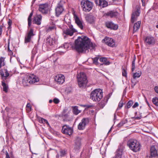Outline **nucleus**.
Wrapping results in <instances>:
<instances>
[{
    "instance_id": "1",
    "label": "nucleus",
    "mask_w": 158,
    "mask_h": 158,
    "mask_svg": "<svg viewBox=\"0 0 158 158\" xmlns=\"http://www.w3.org/2000/svg\"><path fill=\"white\" fill-rule=\"evenodd\" d=\"M90 43V40L87 37H78L75 41V49L79 52L85 53L89 48Z\"/></svg>"
},
{
    "instance_id": "2",
    "label": "nucleus",
    "mask_w": 158,
    "mask_h": 158,
    "mask_svg": "<svg viewBox=\"0 0 158 158\" xmlns=\"http://www.w3.org/2000/svg\"><path fill=\"white\" fill-rule=\"evenodd\" d=\"M127 144L130 149L134 152L139 151L141 147L139 142L134 139H131L128 140Z\"/></svg>"
},
{
    "instance_id": "3",
    "label": "nucleus",
    "mask_w": 158,
    "mask_h": 158,
    "mask_svg": "<svg viewBox=\"0 0 158 158\" xmlns=\"http://www.w3.org/2000/svg\"><path fill=\"white\" fill-rule=\"evenodd\" d=\"M77 77L79 87L81 88L85 87L88 82L85 74L83 72H81L77 74Z\"/></svg>"
},
{
    "instance_id": "4",
    "label": "nucleus",
    "mask_w": 158,
    "mask_h": 158,
    "mask_svg": "<svg viewBox=\"0 0 158 158\" xmlns=\"http://www.w3.org/2000/svg\"><path fill=\"white\" fill-rule=\"evenodd\" d=\"M103 97V92L100 89L93 91L90 94V98L94 101H99Z\"/></svg>"
},
{
    "instance_id": "5",
    "label": "nucleus",
    "mask_w": 158,
    "mask_h": 158,
    "mask_svg": "<svg viewBox=\"0 0 158 158\" xmlns=\"http://www.w3.org/2000/svg\"><path fill=\"white\" fill-rule=\"evenodd\" d=\"M81 7L83 10L89 11L92 8L93 3L88 0H82L81 3Z\"/></svg>"
},
{
    "instance_id": "6",
    "label": "nucleus",
    "mask_w": 158,
    "mask_h": 158,
    "mask_svg": "<svg viewBox=\"0 0 158 158\" xmlns=\"http://www.w3.org/2000/svg\"><path fill=\"white\" fill-rule=\"evenodd\" d=\"M69 28L63 30V35L64 38H66L67 35L72 36L74 33L77 31L72 25H69Z\"/></svg>"
},
{
    "instance_id": "7",
    "label": "nucleus",
    "mask_w": 158,
    "mask_h": 158,
    "mask_svg": "<svg viewBox=\"0 0 158 158\" xmlns=\"http://www.w3.org/2000/svg\"><path fill=\"white\" fill-rule=\"evenodd\" d=\"M140 8L138 6H136L135 9L133 10L131 19L132 23H133L137 20V18L140 13Z\"/></svg>"
},
{
    "instance_id": "8",
    "label": "nucleus",
    "mask_w": 158,
    "mask_h": 158,
    "mask_svg": "<svg viewBox=\"0 0 158 158\" xmlns=\"http://www.w3.org/2000/svg\"><path fill=\"white\" fill-rule=\"evenodd\" d=\"M39 11L43 14H47L49 10V6L47 3L40 4L39 5Z\"/></svg>"
},
{
    "instance_id": "9",
    "label": "nucleus",
    "mask_w": 158,
    "mask_h": 158,
    "mask_svg": "<svg viewBox=\"0 0 158 158\" xmlns=\"http://www.w3.org/2000/svg\"><path fill=\"white\" fill-rule=\"evenodd\" d=\"M89 122V119L87 118H83L78 125V129L80 130L84 129L86 126Z\"/></svg>"
},
{
    "instance_id": "10",
    "label": "nucleus",
    "mask_w": 158,
    "mask_h": 158,
    "mask_svg": "<svg viewBox=\"0 0 158 158\" xmlns=\"http://www.w3.org/2000/svg\"><path fill=\"white\" fill-rule=\"evenodd\" d=\"M62 131L63 133L70 135L73 133V129L68 126L65 125L63 127Z\"/></svg>"
},
{
    "instance_id": "11",
    "label": "nucleus",
    "mask_w": 158,
    "mask_h": 158,
    "mask_svg": "<svg viewBox=\"0 0 158 158\" xmlns=\"http://www.w3.org/2000/svg\"><path fill=\"white\" fill-rule=\"evenodd\" d=\"M27 78L29 80L30 84H32L38 82L39 79L35 75L30 74L27 75Z\"/></svg>"
},
{
    "instance_id": "12",
    "label": "nucleus",
    "mask_w": 158,
    "mask_h": 158,
    "mask_svg": "<svg viewBox=\"0 0 158 158\" xmlns=\"http://www.w3.org/2000/svg\"><path fill=\"white\" fill-rule=\"evenodd\" d=\"M61 2V1H60L55 9L56 15L57 17L59 16L62 13L64 10Z\"/></svg>"
},
{
    "instance_id": "13",
    "label": "nucleus",
    "mask_w": 158,
    "mask_h": 158,
    "mask_svg": "<svg viewBox=\"0 0 158 158\" xmlns=\"http://www.w3.org/2000/svg\"><path fill=\"white\" fill-rule=\"evenodd\" d=\"M81 138L79 137H77L74 140V149L79 150L81 148Z\"/></svg>"
},
{
    "instance_id": "14",
    "label": "nucleus",
    "mask_w": 158,
    "mask_h": 158,
    "mask_svg": "<svg viewBox=\"0 0 158 158\" xmlns=\"http://www.w3.org/2000/svg\"><path fill=\"white\" fill-rule=\"evenodd\" d=\"M73 16L76 24L81 29H83V22L82 20L80 19L75 14L73 15Z\"/></svg>"
},
{
    "instance_id": "15",
    "label": "nucleus",
    "mask_w": 158,
    "mask_h": 158,
    "mask_svg": "<svg viewBox=\"0 0 158 158\" xmlns=\"http://www.w3.org/2000/svg\"><path fill=\"white\" fill-rule=\"evenodd\" d=\"M64 76L62 74H60L55 76V80L59 84H62L64 81Z\"/></svg>"
},
{
    "instance_id": "16",
    "label": "nucleus",
    "mask_w": 158,
    "mask_h": 158,
    "mask_svg": "<svg viewBox=\"0 0 158 158\" xmlns=\"http://www.w3.org/2000/svg\"><path fill=\"white\" fill-rule=\"evenodd\" d=\"M106 25L108 28L110 29L116 30L118 28L117 25L114 24L111 22L108 21L106 23Z\"/></svg>"
},
{
    "instance_id": "17",
    "label": "nucleus",
    "mask_w": 158,
    "mask_h": 158,
    "mask_svg": "<svg viewBox=\"0 0 158 158\" xmlns=\"http://www.w3.org/2000/svg\"><path fill=\"white\" fill-rule=\"evenodd\" d=\"M103 40H104L106 45L109 46L113 47L115 45V42L113 39L110 38H106Z\"/></svg>"
},
{
    "instance_id": "18",
    "label": "nucleus",
    "mask_w": 158,
    "mask_h": 158,
    "mask_svg": "<svg viewBox=\"0 0 158 158\" xmlns=\"http://www.w3.org/2000/svg\"><path fill=\"white\" fill-rule=\"evenodd\" d=\"M34 35L33 30L32 29H31L27 33V36L25 37V42L26 43L30 42L31 37Z\"/></svg>"
},
{
    "instance_id": "19",
    "label": "nucleus",
    "mask_w": 158,
    "mask_h": 158,
    "mask_svg": "<svg viewBox=\"0 0 158 158\" xmlns=\"http://www.w3.org/2000/svg\"><path fill=\"white\" fill-rule=\"evenodd\" d=\"M0 73L3 81L6 80L9 76V73L6 69L1 70Z\"/></svg>"
},
{
    "instance_id": "20",
    "label": "nucleus",
    "mask_w": 158,
    "mask_h": 158,
    "mask_svg": "<svg viewBox=\"0 0 158 158\" xmlns=\"http://www.w3.org/2000/svg\"><path fill=\"white\" fill-rule=\"evenodd\" d=\"M42 18L41 15H37L34 18L33 22L38 25H40L41 23Z\"/></svg>"
},
{
    "instance_id": "21",
    "label": "nucleus",
    "mask_w": 158,
    "mask_h": 158,
    "mask_svg": "<svg viewBox=\"0 0 158 158\" xmlns=\"http://www.w3.org/2000/svg\"><path fill=\"white\" fill-rule=\"evenodd\" d=\"M151 156L155 157L158 155V152L154 146H152L150 149Z\"/></svg>"
},
{
    "instance_id": "22",
    "label": "nucleus",
    "mask_w": 158,
    "mask_h": 158,
    "mask_svg": "<svg viewBox=\"0 0 158 158\" xmlns=\"http://www.w3.org/2000/svg\"><path fill=\"white\" fill-rule=\"evenodd\" d=\"M145 41L149 44H153L155 42L154 38L150 36L147 37L145 39Z\"/></svg>"
},
{
    "instance_id": "23",
    "label": "nucleus",
    "mask_w": 158,
    "mask_h": 158,
    "mask_svg": "<svg viewBox=\"0 0 158 158\" xmlns=\"http://www.w3.org/2000/svg\"><path fill=\"white\" fill-rule=\"evenodd\" d=\"M108 99V97H104L103 100L99 103V106L101 108H103L107 103Z\"/></svg>"
},
{
    "instance_id": "24",
    "label": "nucleus",
    "mask_w": 158,
    "mask_h": 158,
    "mask_svg": "<svg viewBox=\"0 0 158 158\" xmlns=\"http://www.w3.org/2000/svg\"><path fill=\"white\" fill-rule=\"evenodd\" d=\"M141 23V21H138L134 24L133 33L136 32L139 29Z\"/></svg>"
},
{
    "instance_id": "25",
    "label": "nucleus",
    "mask_w": 158,
    "mask_h": 158,
    "mask_svg": "<svg viewBox=\"0 0 158 158\" xmlns=\"http://www.w3.org/2000/svg\"><path fill=\"white\" fill-rule=\"evenodd\" d=\"M106 15L110 18L115 17L118 15V13L116 11H110L106 13Z\"/></svg>"
},
{
    "instance_id": "26",
    "label": "nucleus",
    "mask_w": 158,
    "mask_h": 158,
    "mask_svg": "<svg viewBox=\"0 0 158 158\" xmlns=\"http://www.w3.org/2000/svg\"><path fill=\"white\" fill-rule=\"evenodd\" d=\"M54 42V40L50 36L48 37L46 39V44L47 46L52 45Z\"/></svg>"
},
{
    "instance_id": "27",
    "label": "nucleus",
    "mask_w": 158,
    "mask_h": 158,
    "mask_svg": "<svg viewBox=\"0 0 158 158\" xmlns=\"http://www.w3.org/2000/svg\"><path fill=\"white\" fill-rule=\"evenodd\" d=\"M123 150L122 149L118 148L116 152L115 158H121L122 155Z\"/></svg>"
},
{
    "instance_id": "28",
    "label": "nucleus",
    "mask_w": 158,
    "mask_h": 158,
    "mask_svg": "<svg viewBox=\"0 0 158 158\" xmlns=\"http://www.w3.org/2000/svg\"><path fill=\"white\" fill-rule=\"evenodd\" d=\"M27 78V76L23 79L22 84L24 86H28L30 84L29 80Z\"/></svg>"
},
{
    "instance_id": "29",
    "label": "nucleus",
    "mask_w": 158,
    "mask_h": 158,
    "mask_svg": "<svg viewBox=\"0 0 158 158\" xmlns=\"http://www.w3.org/2000/svg\"><path fill=\"white\" fill-rule=\"evenodd\" d=\"M2 85L3 86V90L6 93L7 92L8 89V86L3 81H2Z\"/></svg>"
},
{
    "instance_id": "30",
    "label": "nucleus",
    "mask_w": 158,
    "mask_h": 158,
    "mask_svg": "<svg viewBox=\"0 0 158 158\" xmlns=\"http://www.w3.org/2000/svg\"><path fill=\"white\" fill-rule=\"evenodd\" d=\"M33 15V12H31L29 15L27 19L28 28L29 27L31 24V17Z\"/></svg>"
},
{
    "instance_id": "31",
    "label": "nucleus",
    "mask_w": 158,
    "mask_h": 158,
    "mask_svg": "<svg viewBox=\"0 0 158 158\" xmlns=\"http://www.w3.org/2000/svg\"><path fill=\"white\" fill-rule=\"evenodd\" d=\"M73 114L75 115H77L79 113H80L81 111V110H78V107L77 106L73 107Z\"/></svg>"
},
{
    "instance_id": "32",
    "label": "nucleus",
    "mask_w": 158,
    "mask_h": 158,
    "mask_svg": "<svg viewBox=\"0 0 158 158\" xmlns=\"http://www.w3.org/2000/svg\"><path fill=\"white\" fill-rule=\"evenodd\" d=\"M142 72L141 71H139L137 72L133 73V77L136 78H139L141 76Z\"/></svg>"
},
{
    "instance_id": "33",
    "label": "nucleus",
    "mask_w": 158,
    "mask_h": 158,
    "mask_svg": "<svg viewBox=\"0 0 158 158\" xmlns=\"http://www.w3.org/2000/svg\"><path fill=\"white\" fill-rule=\"evenodd\" d=\"M136 79V78L134 77H133V78L131 79V87H134L138 82V81Z\"/></svg>"
},
{
    "instance_id": "34",
    "label": "nucleus",
    "mask_w": 158,
    "mask_h": 158,
    "mask_svg": "<svg viewBox=\"0 0 158 158\" xmlns=\"http://www.w3.org/2000/svg\"><path fill=\"white\" fill-rule=\"evenodd\" d=\"M99 60L100 62L103 63L104 64H105L107 65L110 64L109 62H106L107 60V59L105 57L101 58L99 59Z\"/></svg>"
},
{
    "instance_id": "35",
    "label": "nucleus",
    "mask_w": 158,
    "mask_h": 158,
    "mask_svg": "<svg viewBox=\"0 0 158 158\" xmlns=\"http://www.w3.org/2000/svg\"><path fill=\"white\" fill-rule=\"evenodd\" d=\"M100 3H101V4H100L99 6H102L103 8L106 7L108 6V3L106 1L102 0Z\"/></svg>"
},
{
    "instance_id": "36",
    "label": "nucleus",
    "mask_w": 158,
    "mask_h": 158,
    "mask_svg": "<svg viewBox=\"0 0 158 158\" xmlns=\"http://www.w3.org/2000/svg\"><path fill=\"white\" fill-rule=\"evenodd\" d=\"M67 112V109H64L62 112V116L63 117H64L65 118H67L69 115L68 113H66Z\"/></svg>"
},
{
    "instance_id": "37",
    "label": "nucleus",
    "mask_w": 158,
    "mask_h": 158,
    "mask_svg": "<svg viewBox=\"0 0 158 158\" xmlns=\"http://www.w3.org/2000/svg\"><path fill=\"white\" fill-rule=\"evenodd\" d=\"M86 20L89 23H91L93 22V20L92 16H87L85 17Z\"/></svg>"
},
{
    "instance_id": "38",
    "label": "nucleus",
    "mask_w": 158,
    "mask_h": 158,
    "mask_svg": "<svg viewBox=\"0 0 158 158\" xmlns=\"http://www.w3.org/2000/svg\"><path fill=\"white\" fill-rule=\"evenodd\" d=\"M5 58L3 57H1L0 58V69L2 67L4 66L5 64L4 63Z\"/></svg>"
},
{
    "instance_id": "39",
    "label": "nucleus",
    "mask_w": 158,
    "mask_h": 158,
    "mask_svg": "<svg viewBox=\"0 0 158 158\" xmlns=\"http://www.w3.org/2000/svg\"><path fill=\"white\" fill-rule=\"evenodd\" d=\"M136 58L135 56H134L133 60L132 62V66H131V70L132 72H133L135 69V60Z\"/></svg>"
},
{
    "instance_id": "40",
    "label": "nucleus",
    "mask_w": 158,
    "mask_h": 158,
    "mask_svg": "<svg viewBox=\"0 0 158 158\" xmlns=\"http://www.w3.org/2000/svg\"><path fill=\"white\" fill-rule=\"evenodd\" d=\"M152 102L154 104L158 106V98L156 97L153 98H152Z\"/></svg>"
},
{
    "instance_id": "41",
    "label": "nucleus",
    "mask_w": 158,
    "mask_h": 158,
    "mask_svg": "<svg viewBox=\"0 0 158 158\" xmlns=\"http://www.w3.org/2000/svg\"><path fill=\"white\" fill-rule=\"evenodd\" d=\"M56 27L55 26H53L48 27L46 28V31L47 32L54 30L55 29Z\"/></svg>"
},
{
    "instance_id": "42",
    "label": "nucleus",
    "mask_w": 158,
    "mask_h": 158,
    "mask_svg": "<svg viewBox=\"0 0 158 158\" xmlns=\"http://www.w3.org/2000/svg\"><path fill=\"white\" fill-rule=\"evenodd\" d=\"M98 59L99 57H96L94 58H92V59L93 61V63L96 65L98 64Z\"/></svg>"
},
{
    "instance_id": "43",
    "label": "nucleus",
    "mask_w": 158,
    "mask_h": 158,
    "mask_svg": "<svg viewBox=\"0 0 158 158\" xmlns=\"http://www.w3.org/2000/svg\"><path fill=\"white\" fill-rule=\"evenodd\" d=\"M26 110L27 112H29L31 110V107L30 104L28 103L26 106Z\"/></svg>"
},
{
    "instance_id": "44",
    "label": "nucleus",
    "mask_w": 158,
    "mask_h": 158,
    "mask_svg": "<svg viewBox=\"0 0 158 158\" xmlns=\"http://www.w3.org/2000/svg\"><path fill=\"white\" fill-rule=\"evenodd\" d=\"M133 102L132 101H129L128 102L127 104V108H130L133 105Z\"/></svg>"
},
{
    "instance_id": "45",
    "label": "nucleus",
    "mask_w": 158,
    "mask_h": 158,
    "mask_svg": "<svg viewBox=\"0 0 158 158\" xmlns=\"http://www.w3.org/2000/svg\"><path fill=\"white\" fill-rule=\"evenodd\" d=\"M122 75L123 76L127 77V72L125 69L123 68V67L122 68Z\"/></svg>"
},
{
    "instance_id": "46",
    "label": "nucleus",
    "mask_w": 158,
    "mask_h": 158,
    "mask_svg": "<svg viewBox=\"0 0 158 158\" xmlns=\"http://www.w3.org/2000/svg\"><path fill=\"white\" fill-rule=\"evenodd\" d=\"M82 106L85 107V109L91 108L94 106L93 105H84L81 106Z\"/></svg>"
},
{
    "instance_id": "47",
    "label": "nucleus",
    "mask_w": 158,
    "mask_h": 158,
    "mask_svg": "<svg viewBox=\"0 0 158 158\" xmlns=\"http://www.w3.org/2000/svg\"><path fill=\"white\" fill-rule=\"evenodd\" d=\"M7 23H8V25H9L8 28H10L11 27V26L12 24V20H10V19H8V21Z\"/></svg>"
},
{
    "instance_id": "48",
    "label": "nucleus",
    "mask_w": 158,
    "mask_h": 158,
    "mask_svg": "<svg viewBox=\"0 0 158 158\" xmlns=\"http://www.w3.org/2000/svg\"><path fill=\"white\" fill-rule=\"evenodd\" d=\"M102 0H95V2L97 5H98V6H100V4H101V2Z\"/></svg>"
},
{
    "instance_id": "49",
    "label": "nucleus",
    "mask_w": 158,
    "mask_h": 158,
    "mask_svg": "<svg viewBox=\"0 0 158 158\" xmlns=\"http://www.w3.org/2000/svg\"><path fill=\"white\" fill-rule=\"evenodd\" d=\"M53 102L55 104H57L59 102V100L56 98H55L53 99Z\"/></svg>"
},
{
    "instance_id": "50",
    "label": "nucleus",
    "mask_w": 158,
    "mask_h": 158,
    "mask_svg": "<svg viewBox=\"0 0 158 158\" xmlns=\"http://www.w3.org/2000/svg\"><path fill=\"white\" fill-rule=\"evenodd\" d=\"M69 44H67V43H65V44L64 45H63V46H61L60 47H59V48H68V45Z\"/></svg>"
},
{
    "instance_id": "51",
    "label": "nucleus",
    "mask_w": 158,
    "mask_h": 158,
    "mask_svg": "<svg viewBox=\"0 0 158 158\" xmlns=\"http://www.w3.org/2000/svg\"><path fill=\"white\" fill-rule=\"evenodd\" d=\"M4 26L3 24L0 25V36L1 35L2 32V29L3 28Z\"/></svg>"
},
{
    "instance_id": "52",
    "label": "nucleus",
    "mask_w": 158,
    "mask_h": 158,
    "mask_svg": "<svg viewBox=\"0 0 158 158\" xmlns=\"http://www.w3.org/2000/svg\"><path fill=\"white\" fill-rule=\"evenodd\" d=\"M123 125L126 123H127V120L126 119H124L121 121Z\"/></svg>"
},
{
    "instance_id": "53",
    "label": "nucleus",
    "mask_w": 158,
    "mask_h": 158,
    "mask_svg": "<svg viewBox=\"0 0 158 158\" xmlns=\"http://www.w3.org/2000/svg\"><path fill=\"white\" fill-rule=\"evenodd\" d=\"M123 103L121 102H120L118 104V107L120 108L123 107Z\"/></svg>"
},
{
    "instance_id": "54",
    "label": "nucleus",
    "mask_w": 158,
    "mask_h": 158,
    "mask_svg": "<svg viewBox=\"0 0 158 158\" xmlns=\"http://www.w3.org/2000/svg\"><path fill=\"white\" fill-rule=\"evenodd\" d=\"M139 106V104L137 102H136L135 103L134 105L132 106L133 108H135Z\"/></svg>"
},
{
    "instance_id": "55",
    "label": "nucleus",
    "mask_w": 158,
    "mask_h": 158,
    "mask_svg": "<svg viewBox=\"0 0 158 158\" xmlns=\"http://www.w3.org/2000/svg\"><path fill=\"white\" fill-rule=\"evenodd\" d=\"M44 118H40L39 119V122L40 123H44Z\"/></svg>"
},
{
    "instance_id": "56",
    "label": "nucleus",
    "mask_w": 158,
    "mask_h": 158,
    "mask_svg": "<svg viewBox=\"0 0 158 158\" xmlns=\"http://www.w3.org/2000/svg\"><path fill=\"white\" fill-rule=\"evenodd\" d=\"M135 119L139 120L140 119L142 118V116L140 115L139 116H136L135 117Z\"/></svg>"
},
{
    "instance_id": "57",
    "label": "nucleus",
    "mask_w": 158,
    "mask_h": 158,
    "mask_svg": "<svg viewBox=\"0 0 158 158\" xmlns=\"http://www.w3.org/2000/svg\"><path fill=\"white\" fill-rule=\"evenodd\" d=\"M123 125V124H122L121 121L118 124L117 126L118 127H120L122 126Z\"/></svg>"
},
{
    "instance_id": "58",
    "label": "nucleus",
    "mask_w": 158,
    "mask_h": 158,
    "mask_svg": "<svg viewBox=\"0 0 158 158\" xmlns=\"http://www.w3.org/2000/svg\"><path fill=\"white\" fill-rule=\"evenodd\" d=\"M155 91L158 94V86H156L154 88Z\"/></svg>"
},
{
    "instance_id": "59",
    "label": "nucleus",
    "mask_w": 158,
    "mask_h": 158,
    "mask_svg": "<svg viewBox=\"0 0 158 158\" xmlns=\"http://www.w3.org/2000/svg\"><path fill=\"white\" fill-rule=\"evenodd\" d=\"M60 152L62 156L64 155L65 153V152L64 150H61Z\"/></svg>"
},
{
    "instance_id": "60",
    "label": "nucleus",
    "mask_w": 158,
    "mask_h": 158,
    "mask_svg": "<svg viewBox=\"0 0 158 158\" xmlns=\"http://www.w3.org/2000/svg\"><path fill=\"white\" fill-rule=\"evenodd\" d=\"M8 50L9 51H11L10 50V48H9V43L8 44Z\"/></svg>"
},
{
    "instance_id": "61",
    "label": "nucleus",
    "mask_w": 158,
    "mask_h": 158,
    "mask_svg": "<svg viewBox=\"0 0 158 158\" xmlns=\"http://www.w3.org/2000/svg\"><path fill=\"white\" fill-rule=\"evenodd\" d=\"M6 158H10L8 154H6Z\"/></svg>"
},
{
    "instance_id": "62",
    "label": "nucleus",
    "mask_w": 158,
    "mask_h": 158,
    "mask_svg": "<svg viewBox=\"0 0 158 158\" xmlns=\"http://www.w3.org/2000/svg\"><path fill=\"white\" fill-rule=\"evenodd\" d=\"M45 123H46L48 126H49V124L47 120L46 121Z\"/></svg>"
},
{
    "instance_id": "63",
    "label": "nucleus",
    "mask_w": 158,
    "mask_h": 158,
    "mask_svg": "<svg viewBox=\"0 0 158 158\" xmlns=\"http://www.w3.org/2000/svg\"><path fill=\"white\" fill-rule=\"evenodd\" d=\"M45 123H46L48 126H49V124L47 120L46 121Z\"/></svg>"
},
{
    "instance_id": "64",
    "label": "nucleus",
    "mask_w": 158,
    "mask_h": 158,
    "mask_svg": "<svg viewBox=\"0 0 158 158\" xmlns=\"http://www.w3.org/2000/svg\"><path fill=\"white\" fill-rule=\"evenodd\" d=\"M53 101H52V100H49V103H52V102H53Z\"/></svg>"
}]
</instances>
